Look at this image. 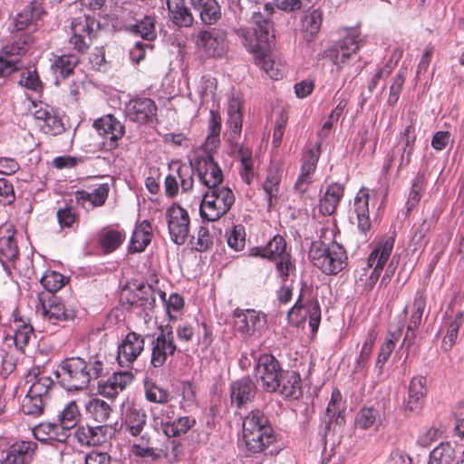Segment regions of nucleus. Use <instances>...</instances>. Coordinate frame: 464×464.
<instances>
[{
    "label": "nucleus",
    "mask_w": 464,
    "mask_h": 464,
    "mask_svg": "<svg viewBox=\"0 0 464 464\" xmlns=\"http://www.w3.org/2000/svg\"><path fill=\"white\" fill-rule=\"evenodd\" d=\"M106 374V358L102 353L90 355L87 359L66 358L55 371L59 383L68 392L85 390L92 381Z\"/></svg>",
    "instance_id": "1"
},
{
    "label": "nucleus",
    "mask_w": 464,
    "mask_h": 464,
    "mask_svg": "<svg viewBox=\"0 0 464 464\" xmlns=\"http://www.w3.org/2000/svg\"><path fill=\"white\" fill-rule=\"evenodd\" d=\"M220 130L221 118L214 111H210L208 134L202 147L196 152L192 162L198 181L208 189L223 186V171L212 156V151L220 142Z\"/></svg>",
    "instance_id": "2"
},
{
    "label": "nucleus",
    "mask_w": 464,
    "mask_h": 464,
    "mask_svg": "<svg viewBox=\"0 0 464 464\" xmlns=\"http://www.w3.org/2000/svg\"><path fill=\"white\" fill-rule=\"evenodd\" d=\"M272 13V5L265 4L264 13L260 12V8L258 11H252L250 26L240 27L236 31L242 44L257 61L270 50L271 43L275 39L273 24L269 18Z\"/></svg>",
    "instance_id": "3"
},
{
    "label": "nucleus",
    "mask_w": 464,
    "mask_h": 464,
    "mask_svg": "<svg viewBox=\"0 0 464 464\" xmlns=\"http://www.w3.org/2000/svg\"><path fill=\"white\" fill-rule=\"evenodd\" d=\"M276 440L266 416L259 410L250 411L243 420V442L249 453L266 450Z\"/></svg>",
    "instance_id": "4"
},
{
    "label": "nucleus",
    "mask_w": 464,
    "mask_h": 464,
    "mask_svg": "<svg viewBox=\"0 0 464 464\" xmlns=\"http://www.w3.org/2000/svg\"><path fill=\"white\" fill-rule=\"evenodd\" d=\"M309 257L313 265L327 276L339 274L348 264L345 249L336 242L329 245L314 242L309 251Z\"/></svg>",
    "instance_id": "5"
},
{
    "label": "nucleus",
    "mask_w": 464,
    "mask_h": 464,
    "mask_svg": "<svg viewBox=\"0 0 464 464\" xmlns=\"http://www.w3.org/2000/svg\"><path fill=\"white\" fill-rule=\"evenodd\" d=\"M235 203V195L227 186L208 189L199 206L202 219L216 221L227 214Z\"/></svg>",
    "instance_id": "6"
},
{
    "label": "nucleus",
    "mask_w": 464,
    "mask_h": 464,
    "mask_svg": "<svg viewBox=\"0 0 464 464\" xmlns=\"http://www.w3.org/2000/svg\"><path fill=\"white\" fill-rule=\"evenodd\" d=\"M462 302L463 297L454 295L446 308L440 327L443 334L440 349L445 353L450 352L457 343L459 330L464 323Z\"/></svg>",
    "instance_id": "7"
},
{
    "label": "nucleus",
    "mask_w": 464,
    "mask_h": 464,
    "mask_svg": "<svg viewBox=\"0 0 464 464\" xmlns=\"http://www.w3.org/2000/svg\"><path fill=\"white\" fill-rule=\"evenodd\" d=\"M362 40L360 33L356 28L347 30L345 36L332 46L324 51L323 56L330 61L341 70L345 64L350 63L361 47Z\"/></svg>",
    "instance_id": "8"
},
{
    "label": "nucleus",
    "mask_w": 464,
    "mask_h": 464,
    "mask_svg": "<svg viewBox=\"0 0 464 464\" xmlns=\"http://www.w3.org/2000/svg\"><path fill=\"white\" fill-rule=\"evenodd\" d=\"M227 126L229 128L227 140L230 144L237 149V158L240 163L254 160L252 149L246 145H238L237 139L240 137L242 130V106L238 99L232 98L229 100L227 108Z\"/></svg>",
    "instance_id": "9"
},
{
    "label": "nucleus",
    "mask_w": 464,
    "mask_h": 464,
    "mask_svg": "<svg viewBox=\"0 0 464 464\" xmlns=\"http://www.w3.org/2000/svg\"><path fill=\"white\" fill-rule=\"evenodd\" d=\"M233 325L245 339L257 338L266 328V315L255 309L237 308L233 312Z\"/></svg>",
    "instance_id": "10"
},
{
    "label": "nucleus",
    "mask_w": 464,
    "mask_h": 464,
    "mask_svg": "<svg viewBox=\"0 0 464 464\" xmlns=\"http://www.w3.org/2000/svg\"><path fill=\"white\" fill-rule=\"evenodd\" d=\"M99 25V22L90 14L72 18L71 22L72 36L69 39V44L78 53H86Z\"/></svg>",
    "instance_id": "11"
},
{
    "label": "nucleus",
    "mask_w": 464,
    "mask_h": 464,
    "mask_svg": "<svg viewBox=\"0 0 464 464\" xmlns=\"http://www.w3.org/2000/svg\"><path fill=\"white\" fill-rule=\"evenodd\" d=\"M256 375L261 382L262 388L267 392H276L284 371L278 360L270 353L261 354L255 365Z\"/></svg>",
    "instance_id": "12"
},
{
    "label": "nucleus",
    "mask_w": 464,
    "mask_h": 464,
    "mask_svg": "<svg viewBox=\"0 0 464 464\" xmlns=\"http://www.w3.org/2000/svg\"><path fill=\"white\" fill-rule=\"evenodd\" d=\"M150 365L160 368L165 364L169 356H173L178 349L174 342L172 327H160V333L151 342Z\"/></svg>",
    "instance_id": "13"
},
{
    "label": "nucleus",
    "mask_w": 464,
    "mask_h": 464,
    "mask_svg": "<svg viewBox=\"0 0 464 464\" xmlns=\"http://www.w3.org/2000/svg\"><path fill=\"white\" fill-rule=\"evenodd\" d=\"M166 219L170 239L179 246L183 245L189 235V216L179 204H172L166 211Z\"/></svg>",
    "instance_id": "14"
},
{
    "label": "nucleus",
    "mask_w": 464,
    "mask_h": 464,
    "mask_svg": "<svg viewBox=\"0 0 464 464\" xmlns=\"http://www.w3.org/2000/svg\"><path fill=\"white\" fill-rule=\"evenodd\" d=\"M395 237H386L375 247L367 258V268H372L367 279V287L372 289L378 281L380 275L386 265L394 246Z\"/></svg>",
    "instance_id": "15"
},
{
    "label": "nucleus",
    "mask_w": 464,
    "mask_h": 464,
    "mask_svg": "<svg viewBox=\"0 0 464 464\" xmlns=\"http://www.w3.org/2000/svg\"><path fill=\"white\" fill-rule=\"evenodd\" d=\"M144 337L136 332L128 333L117 348V362L121 367L130 368L144 351Z\"/></svg>",
    "instance_id": "16"
},
{
    "label": "nucleus",
    "mask_w": 464,
    "mask_h": 464,
    "mask_svg": "<svg viewBox=\"0 0 464 464\" xmlns=\"http://www.w3.org/2000/svg\"><path fill=\"white\" fill-rule=\"evenodd\" d=\"M115 434L111 425L97 426L79 425L74 431V437L82 446L95 447L107 442Z\"/></svg>",
    "instance_id": "17"
},
{
    "label": "nucleus",
    "mask_w": 464,
    "mask_h": 464,
    "mask_svg": "<svg viewBox=\"0 0 464 464\" xmlns=\"http://www.w3.org/2000/svg\"><path fill=\"white\" fill-rule=\"evenodd\" d=\"M197 44L211 57H222L227 51V34L218 28L200 31L197 36Z\"/></svg>",
    "instance_id": "18"
},
{
    "label": "nucleus",
    "mask_w": 464,
    "mask_h": 464,
    "mask_svg": "<svg viewBox=\"0 0 464 464\" xmlns=\"http://www.w3.org/2000/svg\"><path fill=\"white\" fill-rule=\"evenodd\" d=\"M157 105L153 100L138 97L129 101L125 105L126 117L140 124L151 123L156 120Z\"/></svg>",
    "instance_id": "19"
},
{
    "label": "nucleus",
    "mask_w": 464,
    "mask_h": 464,
    "mask_svg": "<svg viewBox=\"0 0 464 464\" xmlns=\"http://www.w3.org/2000/svg\"><path fill=\"white\" fill-rule=\"evenodd\" d=\"M93 127L99 135L103 137V144L107 145L110 150L118 146V140L122 138L125 132L123 124L111 114H107L96 120Z\"/></svg>",
    "instance_id": "20"
},
{
    "label": "nucleus",
    "mask_w": 464,
    "mask_h": 464,
    "mask_svg": "<svg viewBox=\"0 0 464 464\" xmlns=\"http://www.w3.org/2000/svg\"><path fill=\"white\" fill-rule=\"evenodd\" d=\"M19 256V249L13 226L0 227V262L5 270L10 274V264Z\"/></svg>",
    "instance_id": "21"
},
{
    "label": "nucleus",
    "mask_w": 464,
    "mask_h": 464,
    "mask_svg": "<svg viewBox=\"0 0 464 464\" xmlns=\"http://www.w3.org/2000/svg\"><path fill=\"white\" fill-rule=\"evenodd\" d=\"M42 314L44 321L56 325L61 322L72 320L75 317V311L67 308L60 297L53 295L42 303Z\"/></svg>",
    "instance_id": "22"
},
{
    "label": "nucleus",
    "mask_w": 464,
    "mask_h": 464,
    "mask_svg": "<svg viewBox=\"0 0 464 464\" xmlns=\"http://www.w3.org/2000/svg\"><path fill=\"white\" fill-rule=\"evenodd\" d=\"M37 443L33 440H18L6 450L5 457L0 464H31Z\"/></svg>",
    "instance_id": "23"
},
{
    "label": "nucleus",
    "mask_w": 464,
    "mask_h": 464,
    "mask_svg": "<svg viewBox=\"0 0 464 464\" xmlns=\"http://www.w3.org/2000/svg\"><path fill=\"white\" fill-rule=\"evenodd\" d=\"M14 321L10 326L13 334H8L5 341H11L14 350L24 353V348L34 334V328L28 319L23 318L17 314H14Z\"/></svg>",
    "instance_id": "24"
},
{
    "label": "nucleus",
    "mask_w": 464,
    "mask_h": 464,
    "mask_svg": "<svg viewBox=\"0 0 464 464\" xmlns=\"http://www.w3.org/2000/svg\"><path fill=\"white\" fill-rule=\"evenodd\" d=\"M34 106L35 110L33 114L37 121L43 122L40 126L45 133L58 135L64 130L63 121L53 107L42 102Z\"/></svg>",
    "instance_id": "25"
},
{
    "label": "nucleus",
    "mask_w": 464,
    "mask_h": 464,
    "mask_svg": "<svg viewBox=\"0 0 464 464\" xmlns=\"http://www.w3.org/2000/svg\"><path fill=\"white\" fill-rule=\"evenodd\" d=\"M463 453L456 441H443L430 451L427 464H453Z\"/></svg>",
    "instance_id": "26"
},
{
    "label": "nucleus",
    "mask_w": 464,
    "mask_h": 464,
    "mask_svg": "<svg viewBox=\"0 0 464 464\" xmlns=\"http://www.w3.org/2000/svg\"><path fill=\"white\" fill-rule=\"evenodd\" d=\"M110 186L107 183L101 184L92 190H77L74 194L75 200L79 206L86 210L93 209L104 205L108 198Z\"/></svg>",
    "instance_id": "27"
},
{
    "label": "nucleus",
    "mask_w": 464,
    "mask_h": 464,
    "mask_svg": "<svg viewBox=\"0 0 464 464\" xmlns=\"http://www.w3.org/2000/svg\"><path fill=\"white\" fill-rule=\"evenodd\" d=\"M427 392V378L422 375H417L411 378L407 397L404 398L405 408L410 411H419L424 402V397Z\"/></svg>",
    "instance_id": "28"
},
{
    "label": "nucleus",
    "mask_w": 464,
    "mask_h": 464,
    "mask_svg": "<svg viewBox=\"0 0 464 464\" xmlns=\"http://www.w3.org/2000/svg\"><path fill=\"white\" fill-rule=\"evenodd\" d=\"M25 382L30 384L27 392L45 401L48 400L49 392L54 385L53 379L43 374L39 367H34L29 371Z\"/></svg>",
    "instance_id": "29"
},
{
    "label": "nucleus",
    "mask_w": 464,
    "mask_h": 464,
    "mask_svg": "<svg viewBox=\"0 0 464 464\" xmlns=\"http://www.w3.org/2000/svg\"><path fill=\"white\" fill-rule=\"evenodd\" d=\"M168 17L178 27H189L193 24L194 17L188 6V0H165Z\"/></svg>",
    "instance_id": "30"
},
{
    "label": "nucleus",
    "mask_w": 464,
    "mask_h": 464,
    "mask_svg": "<svg viewBox=\"0 0 464 464\" xmlns=\"http://www.w3.org/2000/svg\"><path fill=\"white\" fill-rule=\"evenodd\" d=\"M256 392V387L253 380L246 376L232 382L230 386V396L232 403L241 407L250 401Z\"/></svg>",
    "instance_id": "31"
},
{
    "label": "nucleus",
    "mask_w": 464,
    "mask_h": 464,
    "mask_svg": "<svg viewBox=\"0 0 464 464\" xmlns=\"http://www.w3.org/2000/svg\"><path fill=\"white\" fill-rule=\"evenodd\" d=\"M369 201L370 191L369 189L361 188L354 198V212L357 218V227L359 230L366 234L371 227V220L369 218Z\"/></svg>",
    "instance_id": "32"
},
{
    "label": "nucleus",
    "mask_w": 464,
    "mask_h": 464,
    "mask_svg": "<svg viewBox=\"0 0 464 464\" xmlns=\"http://www.w3.org/2000/svg\"><path fill=\"white\" fill-rule=\"evenodd\" d=\"M250 255L252 256L277 260L283 258V256L285 257V256H290V253L286 251L285 239L282 236L276 235L267 242L266 246L252 248Z\"/></svg>",
    "instance_id": "33"
},
{
    "label": "nucleus",
    "mask_w": 464,
    "mask_h": 464,
    "mask_svg": "<svg viewBox=\"0 0 464 464\" xmlns=\"http://www.w3.org/2000/svg\"><path fill=\"white\" fill-rule=\"evenodd\" d=\"M416 137V129L412 122L405 126V128L400 133V142L401 143V148L399 149L401 151L398 166L399 169L409 165L411 162V159L414 151Z\"/></svg>",
    "instance_id": "34"
},
{
    "label": "nucleus",
    "mask_w": 464,
    "mask_h": 464,
    "mask_svg": "<svg viewBox=\"0 0 464 464\" xmlns=\"http://www.w3.org/2000/svg\"><path fill=\"white\" fill-rule=\"evenodd\" d=\"M146 423L147 415L144 410L136 407H129L126 410L123 427L132 437L141 436Z\"/></svg>",
    "instance_id": "35"
},
{
    "label": "nucleus",
    "mask_w": 464,
    "mask_h": 464,
    "mask_svg": "<svg viewBox=\"0 0 464 464\" xmlns=\"http://www.w3.org/2000/svg\"><path fill=\"white\" fill-rule=\"evenodd\" d=\"M34 437L41 441L47 442L55 440L57 442H65L68 435L61 428V425L55 422H41L33 429Z\"/></svg>",
    "instance_id": "36"
},
{
    "label": "nucleus",
    "mask_w": 464,
    "mask_h": 464,
    "mask_svg": "<svg viewBox=\"0 0 464 464\" xmlns=\"http://www.w3.org/2000/svg\"><path fill=\"white\" fill-rule=\"evenodd\" d=\"M133 374L129 371L117 372L100 385L102 392L107 397H114L131 383Z\"/></svg>",
    "instance_id": "37"
},
{
    "label": "nucleus",
    "mask_w": 464,
    "mask_h": 464,
    "mask_svg": "<svg viewBox=\"0 0 464 464\" xmlns=\"http://www.w3.org/2000/svg\"><path fill=\"white\" fill-rule=\"evenodd\" d=\"M343 186L339 183H332L327 187L319 204V210L324 216H331L334 213L341 198L343 196Z\"/></svg>",
    "instance_id": "38"
},
{
    "label": "nucleus",
    "mask_w": 464,
    "mask_h": 464,
    "mask_svg": "<svg viewBox=\"0 0 464 464\" xmlns=\"http://www.w3.org/2000/svg\"><path fill=\"white\" fill-rule=\"evenodd\" d=\"M194 9L199 14L205 24H215L221 17L220 7L216 0H189Z\"/></svg>",
    "instance_id": "39"
},
{
    "label": "nucleus",
    "mask_w": 464,
    "mask_h": 464,
    "mask_svg": "<svg viewBox=\"0 0 464 464\" xmlns=\"http://www.w3.org/2000/svg\"><path fill=\"white\" fill-rule=\"evenodd\" d=\"M195 424L193 417L183 416L173 421L167 420L160 422V429L168 438H175L186 434Z\"/></svg>",
    "instance_id": "40"
},
{
    "label": "nucleus",
    "mask_w": 464,
    "mask_h": 464,
    "mask_svg": "<svg viewBox=\"0 0 464 464\" xmlns=\"http://www.w3.org/2000/svg\"><path fill=\"white\" fill-rule=\"evenodd\" d=\"M279 381V387L276 392L285 397L297 398L301 394L300 375L294 371L283 372Z\"/></svg>",
    "instance_id": "41"
},
{
    "label": "nucleus",
    "mask_w": 464,
    "mask_h": 464,
    "mask_svg": "<svg viewBox=\"0 0 464 464\" xmlns=\"http://www.w3.org/2000/svg\"><path fill=\"white\" fill-rule=\"evenodd\" d=\"M323 22V11L314 9L305 14L302 19V30L306 42H312L320 31Z\"/></svg>",
    "instance_id": "42"
},
{
    "label": "nucleus",
    "mask_w": 464,
    "mask_h": 464,
    "mask_svg": "<svg viewBox=\"0 0 464 464\" xmlns=\"http://www.w3.org/2000/svg\"><path fill=\"white\" fill-rule=\"evenodd\" d=\"M151 225L149 221L143 220L133 231L130 239V250L132 252H142L151 241Z\"/></svg>",
    "instance_id": "43"
},
{
    "label": "nucleus",
    "mask_w": 464,
    "mask_h": 464,
    "mask_svg": "<svg viewBox=\"0 0 464 464\" xmlns=\"http://www.w3.org/2000/svg\"><path fill=\"white\" fill-rule=\"evenodd\" d=\"M85 409L88 417L98 423L106 422L112 411L111 405L99 398L91 399L86 403Z\"/></svg>",
    "instance_id": "44"
},
{
    "label": "nucleus",
    "mask_w": 464,
    "mask_h": 464,
    "mask_svg": "<svg viewBox=\"0 0 464 464\" xmlns=\"http://www.w3.org/2000/svg\"><path fill=\"white\" fill-rule=\"evenodd\" d=\"M281 178L282 172L278 168H270L267 170L266 180L263 183V189L266 195L269 208H271L277 199Z\"/></svg>",
    "instance_id": "45"
},
{
    "label": "nucleus",
    "mask_w": 464,
    "mask_h": 464,
    "mask_svg": "<svg viewBox=\"0 0 464 464\" xmlns=\"http://www.w3.org/2000/svg\"><path fill=\"white\" fill-rule=\"evenodd\" d=\"M80 411L78 406L74 401L68 402L64 408L60 411L58 415L59 425L65 432L66 435L69 436V431L77 426V423L80 420Z\"/></svg>",
    "instance_id": "46"
},
{
    "label": "nucleus",
    "mask_w": 464,
    "mask_h": 464,
    "mask_svg": "<svg viewBox=\"0 0 464 464\" xmlns=\"http://www.w3.org/2000/svg\"><path fill=\"white\" fill-rule=\"evenodd\" d=\"M401 335V330L398 332H390L383 343L380 347V351L375 362V370L378 372V375L382 373L383 366L390 358L392 351L395 348V343Z\"/></svg>",
    "instance_id": "47"
},
{
    "label": "nucleus",
    "mask_w": 464,
    "mask_h": 464,
    "mask_svg": "<svg viewBox=\"0 0 464 464\" xmlns=\"http://www.w3.org/2000/svg\"><path fill=\"white\" fill-rule=\"evenodd\" d=\"M254 60L256 64L264 70V72L273 80H278L285 74V65L273 59L269 51L260 57V61H257L256 59Z\"/></svg>",
    "instance_id": "48"
},
{
    "label": "nucleus",
    "mask_w": 464,
    "mask_h": 464,
    "mask_svg": "<svg viewBox=\"0 0 464 464\" xmlns=\"http://www.w3.org/2000/svg\"><path fill=\"white\" fill-rule=\"evenodd\" d=\"M326 415L329 419V423L335 421L337 425H342L344 422L342 394L337 389L334 390L332 392L331 400L326 408Z\"/></svg>",
    "instance_id": "49"
},
{
    "label": "nucleus",
    "mask_w": 464,
    "mask_h": 464,
    "mask_svg": "<svg viewBox=\"0 0 464 464\" xmlns=\"http://www.w3.org/2000/svg\"><path fill=\"white\" fill-rule=\"evenodd\" d=\"M125 235L122 231L107 228L101 233L100 242L104 252L111 253L123 242Z\"/></svg>",
    "instance_id": "50"
},
{
    "label": "nucleus",
    "mask_w": 464,
    "mask_h": 464,
    "mask_svg": "<svg viewBox=\"0 0 464 464\" xmlns=\"http://www.w3.org/2000/svg\"><path fill=\"white\" fill-rule=\"evenodd\" d=\"M321 154L319 143L305 149L302 157L300 171L314 174Z\"/></svg>",
    "instance_id": "51"
},
{
    "label": "nucleus",
    "mask_w": 464,
    "mask_h": 464,
    "mask_svg": "<svg viewBox=\"0 0 464 464\" xmlns=\"http://www.w3.org/2000/svg\"><path fill=\"white\" fill-rule=\"evenodd\" d=\"M79 63L78 57L72 54H63L58 56L53 63V71L55 74H59L62 78H67Z\"/></svg>",
    "instance_id": "52"
},
{
    "label": "nucleus",
    "mask_w": 464,
    "mask_h": 464,
    "mask_svg": "<svg viewBox=\"0 0 464 464\" xmlns=\"http://www.w3.org/2000/svg\"><path fill=\"white\" fill-rule=\"evenodd\" d=\"M46 401L27 392L22 403V411L25 415L39 417L44 413Z\"/></svg>",
    "instance_id": "53"
},
{
    "label": "nucleus",
    "mask_w": 464,
    "mask_h": 464,
    "mask_svg": "<svg viewBox=\"0 0 464 464\" xmlns=\"http://www.w3.org/2000/svg\"><path fill=\"white\" fill-rule=\"evenodd\" d=\"M144 392L146 399L150 402L165 404L169 401V392L153 382L144 381Z\"/></svg>",
    "instance_id": "54"
},
{
    "label": "nucleus",
    "mask_w": 464,
    "mask_h": 464,
    "mask_svg": "<svg viewBox=\"0 0 464 464\" xmlns=\"http://www.w3.org/2000/svg\"><path fill=\"white\" fill-rule=\"evenodd\" d=\"M133 33L150 43L156 38L155 19L152 16H145L133 25Z\"/></svg>",
    "instance_id": "55"
},
{
    "label": "nucleus",
    "mask_w": 464,
    "mask_h": 464,
    "mask_svg": "<svg viewBox=\"0 0 464 464\" xmlns=\"http://www.w3.org/2000/svg\"><path fill=\"white\" fill-rule=\"evenodd\" d=\"M193 160L189 161V165L181 164L177 169L178 179H179V185L183 192H188L192 189L194 184V175L196 170L192 166Z\"/></svg>",
    "instance_id": "56"
},
{
    "label": "nucleus",
    "mask_w": 464,
    "mask_h": 464,
    "mask_svg": "<svg viewBox=\"0 0 464 464\" xmlns=\"http://www.w3.org/2000/svg\"><path fill=\"white\" fill-rule=\"evenodd\" d=\"M276 261V272L281 283H286L291 276L295 273V262L290 256H285L283 258Z\"/></svg>",
    "instance_id": "57"
},
{
    "label": "nucleus",
    "mask_w": 464,
    "mask_h": 464,
    "mask_svg": "<svg viewBox=\"0 0 464 464\" xmlns=\"http://www.w3.org/2000/svg\"><path fill=\"white\" fill-rule=\"evenodd\" d=\"M380 419V411L373 406L363 407L356 417V423L362 429L373 426Z\"/></svg>",
    "instance_id": "58"
},
{
    "label": "nucleus",
    "mask_w": 464,
    "mask_h": 464,
    "mask_svg": "<svg viewBox=\"0 0 464 464\" xmlns=\"http://www.w3.org/2000/svg\"><path fill=\"white\" fill-rule=\"evenodd\" d=\"M16 353L18 352L12 348L9 351H1L0 374L3 378H7L15 370L18 362Z\"/></svg>",
    "instance_id": "59"
},
{
    "label": "nucleus",
    "mask_w": 464,
    "mask_h": 464,
    "mask_svg": "<svg viewBox=\"0 0 464 464\" xmlns=\"http://www.w3.org/2000/svg\"><path fill=\"white\" fill-rule=\"evenodd\" d=\"M40 282L48 292L54 293L64 285L65 278L58 272L47 271L41 277Z\"/></svg>",
    "instance_id": "60"
},
{
    "label": "nucleus",
    "mask_w": 464,
    "mask_h": 464,
    "mask_svg": "<svg viewBox=\"0 0 464 464\" xmlns=\"http://www.w3.org/2000/svg\"><path fill=\"white\" fill-rule=\"evenodd\" d=\"M227 245L235 251H240L245 247L246 232L242 225H235L227 233Z\"/></svg>",
    "instance_id": "61"
},
{
    "label": "nucleus",
    "mask_w": 464,
    "mask_h": 464,
    "mask_svg": "<svg viewBox=\"0 0 464 464\" xmlns=\"http://www.w3.org/2000/svg\"><path fill=\"white\" fill-rule=\"evenodd\" d=\"M423 182L424 176L423 174L418 173L416 176L411 191L409 193L408 200L406 202V207L408 211H411L415 206L419 203L421 198V194L423 191Z\"/></svg>",
    "instance_id": "62"
},
{
    "label": "nucleus",
    "mask_w": 464,
    "mask_h": 464,
    "mask_svg": "<svg viewBox=\"0 0 464 464\" xmlns=\"http://www.w3.org/2000/svg\"><path fill=\"white\" fill-rule=\"evenodd\" d=\"M406 69H401L398 73L394 76L392 84L390 88V93L388 97V103L390 105H394L400 97V94L402 90V86L404 84L405 79H406Z\"/></svg>",
    "instance_id": "63"
},
{
    "label": "nucleus",
    "mask_w": 464,
    "mask_h": 464,
    "mask_svg": "<svg viewBox=\"0 0 464 464\" xmlns=\"http://www.w3.org/2000/svg\"><path fill=\"white\" fill-rule=\"evenodd\" d=\"M426 306V299L423 291H417L414 302H413V312L410 318V323L413 326H420L422 319L424 308Z\"/></svg>",
    "instance_id": "64"
}]
</instances>
